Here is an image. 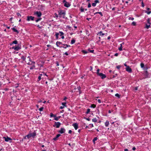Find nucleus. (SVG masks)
<instances>
[{"label":"nucleus","mask_w":151,"mask_h":151,"mask_svg":"<svg viewBox=\"0 0 151 151\" xmlns=\"http://www.w3.org/2000/svg\"><path fill=\"white\" fill-rule=\"evenodd\" d=\"M65 12L63 11H60L59 12V16L60 18H65Z\"/></svg>","instance_id":"f257e3e1"},{"label":"nucleus","mask_w":151,"mask_h":151,"mask_svg":"<svg viewBox=\"0 0 151 151\" xmlns=\"http://www.w3.org/2000/svg\"><path fill=\"white\" fill-rule=\"evenodd\" d=\"M150 18L148 19L147 20V23L146 24L145 28L147 29H148L151 27L150 25Z\"/></svg>","instance_id":"f03ea898"},{"label":"nucleus","mask_w":151,"mask_h":151,"mask_svg":"<svg viewBox=\"0 0 151 151\" xmlns=\"http://www.w3.org/2000/svg\"><path fill=\"white\" fill-rule=\"evenodd\" d=\"M36 135V133L35 132H33L30 133L28 135H27L25 137H27L28 138H29L31 137H34Z\"/></svg>","instance_id":"7ed1b4c3"},{"label":"nucleus","mask_w":151,"mask_h":151,"mask_svg":"<svg viewBox=\"0 0 151 151\" xmlns=\"http://www.w3.org/2000/svg\"><path fill=\"white\" fill-rule=\"evenodd\" d=\"M21 48V46L18 45V46H15L12 47V49H14L15 50L18 51Z\"/></svg>","instance_id":"20e7f679"},{"label":"nucleus","mask_w":151,"mask_h":151,"mask_svg":"<svg viewBox=\"0 0 151 151\" xmlns=\"http://www.w3.org/2000/svg\"><path fill=\"white\" fill-rule=\"evenodd\" d=\"M34 15L37 17H40L42 15V13L40 12L37 11L35 12Z\"/></svg>","instance_id":"39448f33"},{"label":"nucleus","mask_w":151,"mask_h":151,"mask_svg":"<svg viewBox=\"0 0 151 151\" xmlns=\"http://www.w3.org/2000/svg\"><path fill=\"white\" fill-rule=\"evenodd\" d=\"M60 123L59 122H55V124L54 125V127H55L57 128H58L60 127Z\"/></svg>","instance_id":"423d86ee"},{"label":"nucleus","mask_w":151,"mask_h":151,"mask_svg":"<svg viewBox=\"0 0 151 151\" xmlns=\"http://www.w3.org/2000/svg\"><path fill=\"white\" fill-rule=\"evenodd\" d=\"M65 132V129L63 128H61L60 130L58 131V132L61 133L63 134Z\"/></svg>","instance_id":"0eeeda50"},{"label":"nucleus","mask_w":151,"mask_h":151,"mask_svg":"<svg viewBox=\"0 0 151 151\" xmlns=\"http://www.w3.org/2000/svg\"><path fill=\"white\" fill-rule=\"evenodd\" d=\"M34 17L32 16H28L27 17V20L29 21L30 20L32 21L34 20Z\"/></svg>","instance_id":"6e6552de"},{"label":"nucleus","mask_w":151,"mask_h":151,"mask_svg":"<svg viewBox=\"0 0 151 151\" xmlns=\"http://www.w3.org/2000/svg\"><path fill=\"white\" fill-rule=\"evenodd\" d=\"M99 74V76H100L102 79H103L106 77V75L101 73Z\"/></svg>","instance_id":"1a4fd4ad"},{"label":"nucleus","mask_w":151,"mask_h":151,"mask_svg":"<svg viewBox=\"0 0 151 151\" xmlns=\"http://www.w3.org/2000/svg\"><path fill=\"white\" fill-rule=\"evenodd\" d=\"M126 70L128 72L131 73L132 72V70L131 68H130L129 66H128L126 68Z\"/></svg>","instance_id":"9d476101"},{"label":"nucleus","mask_w":151,"mask_h":151,"mask_svg":"<svg viewBox=\"0 0 151 151\" xmlns=\"http://www.w3.org/2000/svg\"><path fill=\"white\" fill-rule=\"evenodd\" d=\"M73 126L74 127L75 130H77L78 128V124L77 123H75L74 124H73Z\"/></svg>","instance_id":"9b49d317"},{"label":"nucleus","mask_w":151,"mask_h":151,"mask_svg":"<svg viewBox=\"0 0 151 151\" xmlns=\"http://www.w3.org/2000/svg\"><path fill=\"white\" fill-rule=\"evenodd\" d=\"M99 0H95L94 1V2L92 3V6H95L96 5V4L97 3H99Z\"/></svg>","instance_id":"f8f14e48"},{"label":"nucleus","mask_w":151,"mask_h":151,"mask_svg":"<svg viewBox=\"0 0 151 151\" xmlns=\"http://www.w3.org/2000/svg\"><path fill=\"white\" fill-rule=\"evenodd\" d=\"M70 5V4L67 2H65V3L64 4V6L67 7H69Z\"/></svg>","instance_id":"ddd939ff"},{"label":"nucleus","mask_w":151,"mask_h":151,"mask_svg":"<svg viewBox=\"0 0 151 151\" xmlns=\"http://www.w3.org/2000/svg\"><path fill=\"white\" fill-rule=\"evenodd\" d=\"M3 139H4L5 141L8 142L9 140H11V139L9 137H7V138L5 137H3Z\"/></svg>","instance_id":"4468645a"},{"label":"nucleus","mask_w":151,"mask_h":151,"mask_svg":"<svg viewBox=\"0 0 151 151\" xmlns=\"http://www.w3.org/2000/svg\"><path fill=\"white\" fill-rule=\"evenodd\" d=\"M60 136V134H58L55 137L53 138V139L55 141Z\"/></svg>","instance_id":"2eb2a0df"},{"label":"nucleus","mask_w":151,"mask_h":151,"mask_svg":"<svg viewBox=\"0 0 151 151\" xmlns=\"http://www.w3.org/2000/svg\"><path fill=\"white\" fill-rule=\"evenodd\" d=\"M63 45L64 46L63 47L65 49L67 47H70V45L67 44H64Z\"/></svg>","instance_id":"dca6fc26"},{"label":"nucleus","mask_w":151,"mask_h":151,"mask_svg":"<svg viewBox=\"0 0 151 151\" xmlns=\"http://www.w3.org/2000/svg\"><path fill=\"white\" fill-rule=\"evenodd\" d=\"M99 34L100 36H103L104 35H106V36H107L106 34H105L103 33L101 31H100L99 32Z\"/></svg>","instance_id":"f3484780"},{"label":"nucleus","mask_w":151,"mask_h":151,"mask_svg":"<svg viewBox=\"0 0 151 151\" xmlns=\"http://www.w3.org/2000/svg\"><path fill=\"white\" fill-rule=\"evenodd\" d=\"M32 63L33 64V65H32V66L30 68V69H33L35 67V65H34L35 63L34 62H32Z\"/></svg>","instance_id":"a211bd4d"},{"label":"nucleus","mask_w":151,"mask_h":151,"mask_svg":"<svg viewBox=\"0 0 151 151\" xmlns=\"http://www.w3.org/2000/svg\"><path fill=\"white\" fill-rule=\"evenodd\" d=\"M109 121H107L105 123V126L106 127H108L109 125Z\"/></svg>","instance_id":"6ab92c4d"},{"label":"nucleus","mask_w":151,"mask_h":151,"mask_svg":"<svg viewBox=\"0 0 151 151\" xmlns=\"http://www.w3.org/2000/svg\"><path fill=\"white\" fill-rule=\"evenodd\" d=\"M62 43L60 42L57 41L56 43V45L57 46H59V45L61 44Z\"/></svg>","instance_id":"aec40b11"},{"label":"nucleus","mask_w":151,"mask_h":151,"mask_svg":"<svg viewBox=\"0 0 151 151\" xmlns=\"http://www.w3.org/2000/svg\"><path fill=\"white\" fill-rule=\"evenodd\" d=\"M12 30L14 32H17V33H18L19 32L18 30L14 28H12Z\"/></svg>","instance_id":"412c9836"},{"label":"nucleus","mask_w":151,"mask_h":151,"mask_svg":"<svg viewBox=\"0 0 151 151\" xmlns=\"http://www.w3.org/2000/svg\"><path fill=\"white\" fill-rule=\"evenodd\" d=\"M92 121L93 122H96L97 121V119L96 118H95L92 119Z\"/></svg>","instance_id":"4be33fe9"},{"label":"nucleus","mask_w":151,"mask_h":151,"mask_svg":"<svg viewBox=\"0 0 151 151\" xmlns=\"http://www.w3.org/2000/svg\"><path fill=\"white\" fill-rule=\"evenodd\" d=\"M56 116L54 115L52 113H51L50 114V116L51 117H54V118L56 117Z\"/></svg>","instance_id":"5701e85b"},{"label":"nucleus","mask_w":151,"mask_h":151,"mask_svg":"<svg viewBox=\"0 0 151 151\" xmlns=\"http://www.w3.org/2000/svg\"><path fill=\"white\" fill-rule=\"evenodd\" d=\"M75 42V40H72L71 41L70 43L71 44H73Z\"/></svg>","instance_id":"b1692460"},{"label":"nucleus","mask_w":151,"mask_h":151,"mask_svg":"<svg viewBox=\"0 0 151 151\" xmlns=\"http://www.w3.org/2000/svg\"><path fill=\"white\" fill-rule=\"evenodd\" d=\"M118 49L119 51H122V45H120V47Z\"/></svg>","instance_id":"393cba45"},{"label":"nucleus","mask_w":151,"mask_h":151,"mask_svg":"<svg viewBox=\"0 0 151 151\" xmlns=\"http://www.w3.org/2000/svg\"><path fill=\"white\" fill-rule=\"evenodd\" d=\"M18 43V42L17 40L14 41L12 42V44H17Z\"/></svg>","instance_id":"a878e982"},{"label":"nucleus","mask_w":151,"mask_h":151,"mask_svg":"<svg viewBox=\"0 0 151 151\" xmlns=\"http://www.w3.org/2000/svg\"><path fill=\"white\" fill-rule=\"evenodd\" d=\"M59 35V33H56L55 36L56 37V38L57 39H58V35Z\"/></svg>","instance_id":"bb28decb"},{"label":"nucleus","mask_w":151,"mask_h":151,"mask_svg":"<svg viewBox=\"0 0 151 151\" xmlns=\"http://www.w3.org/2000/svg\"><path fill=\"white\" fill-rule=\"evenodd\" d=\"M136 24V23L134 22H133L132 23V25L133 26H135Z\"/></svg>","instance_id":"cd10ccee"},{"label":"nucleus","mask_w":151,"mask_h":151,"mask_svg":"<svg viewBox=\"0 0 151 151\" xmlns=\"http://www.w3.org/2000/svg\"><path fill=\"white\" fill-rule=\"evenodd\" d=\"M88 125L89 127L90 128H91L94 127L93 125V124H90Z\"/></svg>","instance_id":"c85d7f7f"},{"label":"nucleus","mask_w":151,"mask_h":151,"mask_svg":"<svg viewBox=\"0 0 151 151\" xmlns=\"http://www.w3.org/2000/svg\"><path fill=\"white\" fill-rule=\"evenodd\" d=\"M84 10V9L82 7H81L80 8V11L81 12H83Z\"/></svg>","instance_id":"c756f323"},{"label":"nucleus","mask_w":151,"mask_h":151,"mask_svg":"<svg viewBox=\"0 0 151 151\" xmlns=\"http://www.w3.org/2000/svg\"><path fill=\"white\" fill-rule=\"evenodd\" d=\"M128 19L129 20H133L134 19V18L133 17H129V18Z\"/></svg>","instance_id":"7c9ffc66"},{"label":"nucleus","mask_w":151,"mask_h":151,"mask_svg":"<svg viewBox=\"0 0 151 151\" xmlns=\"http://www.w3.org/2000/svg\"><path fill=\"white\" fill-rule=\"evenodd\" d=\"M99 70H100L99 69H98L97 70L96 73L98 76L99 75V73H99Z\"/></svg>","instance_id":"2f4dec72"},{"label":"nucleus","mask_w":151,"mask_h":151,"mask_svg":"<svg viewBox=\"0 0 151 151\" xmlns=\"http://www.w3.org/2000/svg\"><path fill=\"white\" fill-rule=\"evenodd\" d=\"M59 117H58L56 116V117H55V118L54 119L56 121H58L59 120Z\"/></svg>","instance_id":"473e14b6"},{"label":"nucleus","mask_w":151,"mask_h":151,"mask_svg":"<svg viewBox=\"0 0 151 151\" xmlns=\"http://www.w3.org/2000/svg\"><path fill=\"white\" fill-rule=\"evenodd\" d=\"M21 59H22L24 61L26 59L25 57H24V56H22L21 57Z\"/></svg>","instance_id":"72a5a7b5"},{"label":"nucleus","mask_w":151,"mask_h":151,"mask_svg":"<svg viewBox=\"0 0 151 151\" xmlns=\"http://www.w3.org/2000/svg\"><path fill=\"white\" fill-rule=\"evenodd\" d=\"M59 33L60 34V36H61L63 35L64 34L63 33V32H59Z\"/></svg>","instance_id":"f704fd0d"},{"label":"nucleus","mask_w":151,"mask_h":151,"mask_svg":"<svg viewBox=\"0 0 151 151\" xmlns=\"http://www.w3.org/2000/svg\"><path fill=\"white\" fill-rule=\"evenodd\" d=\"M140 66H141V67L142 68H143L144 67V65L143 63H141L140 64Z\"/></svg>","instance_id":"c9c22d12"},{"label":"nucleus","mask_w":151,"mask_h":151,"mask_svg":"<svg viewBox=\"0 0 151 151\" xmlns=\"http://www.w3.org/2000/svg\"><path fill=\"white\" fill-rule=\"evenodd\" d=\"M66 103L65 102H64V103L63 102V103H62V105L64 106H66Z\"/></svg>","instance_id":"e433bc0d"},{"label":"nucleus","mask_w":151,"mask_h":151,"mask_svg":"<svg viewBox=\"0 0 151 151\" xmlns=\"http://www.w3.org/2000/svg\"><path fill=\"white\" fill-rule=\"evenodd\" d=\"M41 76H39L38 77V81H39L41 80Z\"/></svg>","instance_id":"4c0bfd02"},{"label":"nucleus","mask_w":151,"mask_h":151,"mask_svg":"<svg viewBox=\"0 0 151 151\" xmlns=\"http://www.w3.org/2000/svg\"><path fill=\"white\" fill-rule=\"evenodd\" d=\"M43 109L44 108L43 107H41L39 109V110L40 111H43Z\"/></svg>","instance_id":"58836bf2"},{"label":"nucleus","mask_w":151,"mask_h":151,"mask_svg":"<svg viewBox=\"0 0 151 151\" xmlns=\"http://www.w3.org/2000/svg\"><path fill=\"white\" fill-rule=\"evenodd\" d=\"M41 19V18H39L35 20L36 22H37L38 21H40Z\"/></svg>","instance_id":"ea45409f"},{"label":"nucleus","mask_w":151,"mask_h":151,"mask_svg":"<svg viewBox=\"0 0 151 151\" xmlns=\"http://www.w3.org/2000/svg\"><path fill=\"white\" fill-rule=\"evenodd\" d=\"M91 4L90 3H88V8H90V7H91Z\"/></svg>","instance_id":"a19ab883"},{"label":"nucleus","mask_w":151,"mask_h":151,"mask_svg":"<svg viewBox=\"0 0 151 151\" xmlns=\"http://www.w3.org/2000/svg\"><path fill=\"white\" fill-rule=\"evenodd\" d=\"M146 12L147 13V14H149L151 12L150 11H146Z\"/></svg>","instance_id":"79ce46f5"},{"label":"nucleus","mask_w":151,"mask_h":151,"mask_svg":"<svg viewBox=\"0 0 151 151\" xmlns=\"http://www.w3.org/2000/svg\"><path fill=\"white\" fill-rule=\"evenodd\" d=\"M96 105H94V104H92V105H91V107L93 108H95L96 107Z\"/></svg>","instance_id":"37998d69"},{"label":"nucleus","mask_w":151,"mask_h":151,"mask_svg":"<svg viewBox=\"0 0 151 151\" xmlns=\"http://www.w3.org/2000/svg\"><path fill=\"white\" fill-rule=\"evenodd\" d=\"M121 67V66L119 65H117V66H116V68H117L118 69H119Z\"/></svg>","instance_id":"c03bdc74"},{"label":"nucleus","mask_w":151,"mask_h":151,"mask_svg":"<svg viewBox=\"0 0 151 151\" xmlns=\"http://www.w3.org/2000/svg\"><path fill=\"white\" fill-rule=\"evenodd\" d=\"M82 52L83 53L85 54H86L87 53V52L86 51L84 50H82Z\"/></svg>","instance_id":"a18cd8bd"},{"label":"nucleus","mask_w":151,"mask_h":151,"mask_svg":"<svg viewBox=\"0 0 151 151\" xmlns=\"http://www.w3.org/2000/svg\"><path fill=\"white\" fill-rule=\"evenodd\" d=\"M97 137H95L93 139V141L94 142V141H95L97 140Z\"/></svg>","instance_id":"49530a36"},{"label":"nucleus","mask_w":151,"mask_h":151,"mask_svg":"<svg viewBox=\"0 0 151 151\" xmlns=\"http://www.w3.org/2000/svg\"><path fill=\"white\" fill-rule=\"evenodd\" d=\"M98 14H100L101 16H103V14H102L101 12H99Z\"/></svg>","instance_id":"de8ad7c7"},{"label":"nucleus","mask_w":151,"mask_h":151,"mask_svg":"<svg viewBox=\"0 0 151 151\" xmlns=\"http://www.w3.org/2000/svg\"><path fill=\"white\" fill-rule=\"evenodd\" d=\"M142 7H144V4L143 3V1H142Z\"/></svg>","instance_id":"09e8293b"},{"label":"nucleus","mask_w":151,"mask_h":151,"mask_svg":"<svg viewBox=\"0 0 151 151\" xmlns=\"http://www.w3.org/2000/svg\"><path fill=\"white\" fill-rule=\"evenodd\" d=\"M36 26H37V27H38L40 28H42V27L40 26H39V25H36Z\"/></svg>","instance_id":"8fccbe9b"},{"label":"nucleus","mask_w":151,"mask_h":151,"mask_svg":"<svg viewBox=\"0 0 151 151\" xmlns=\"http://www.w3.org/2000/svg\"><path fill=\"white\" fill-rule=\"evenodd\" d=\"M115 96H117V97H119V95L118 93H116L115 95Z\"/></svg>","instance_id":"3c124183"},{"label":"nucleus","mask_w":151,"mask_h":151,"mask_svg":"<svg viewBox=\"0 0 151 151\" xmlns=\"http://www.w3.org/2000/svg\"><path fill=\"white\" fill-rule=\"evenodd\" d=\"M72 131L71 130H70L68 131V133L69 134H71L72 133Z\"/></svg>","instance_id":"603ef678"},{"label":"nucleus","mask_w":151,"mask_h":151,"mask_svg":"<svg viewBox=\"0 0 151 151\" xmlns=\"http://www.w3.org/2000/svg\"><path fill=\"white\" fill-rule=\"evenodd\" d=\"M64 106H61L60 107V109H63L64 108Z\"/></svg>","instance_id":"864d4df0"},{"label":"nucleus","mask_w":151,"mask_h":151,"mask_svg":"<svg viewBox=\"0 0 151 151\" xmlns=\"http://www.w3.org/2000/svg\"><path fill=\"white\" fill-rule=\"evenodd\" d=\"M56 64H57V66H58L59 65V63L57 61L56 62Z\"/></svg>","instance_id":"5fc2aeb1"},{"label":"nucleus","mask_w":151,"mask_h":151,"mask_svg":"<svg viewBox=\"0 0 151 151\" xmlns=\"http://www.w3.org/2000/svg\"><path fill=\"white\" fill-rule=\"evenodd\" d=\"M90 111V109H87V113H88Z\"/></svg>","instance_id":"6e6d98bb"},{"label":"nucleus","mask_w":151,"mask_h":151,"mask_svg":"<svg viewBox=\"0 0 151 151\" xmlns=\"http://www.w3.org/2000/svg\"><path fill=\"white\" fill-rule=\"evenodd\" d=\"M124 65L126 66V67H127L128 66H129L127 65L126 63H125L124 64Z\"/></svg>","instance_id":"4d7b16f0"},{"label":"nucleus","mask_w":151,"mask_h":151,"mask_svg":"<svg viewBox=\"0 0 151 151\" xmlns=\"http://www.w3.org/2000/svg\"><path fill=\"white\" fill-rule=\"evenodd\" d=\"M118 55V53H116L115 54H114V56H117Z\"/></svg>","instance_id":"13d9d810"},{"label":"nucleus","mask_w":151,"mask_h":151,"mask_svg":"<svg viewBox=\"0 0 151 151\" xmlns=\"http://www.w3.org/2000/svg\"><path fill=\"white\" fill-rule=\"evenodd\" d=\"M132 149L133 150H136V148L135 147H133Z\"/></svg>","instance_id":"bf43d9fd"},{"label":"nucleus","mask_w":151,"mask_h":151,"mask_svg":"<svg viewBox=\"0 0 151 151\" xmlns=\"http://www.w3.org/2000/svg\"><path fill=\"white\" fill-rule=\"evenodd\" d=\"M98 102L99 103H101V100H100V99H98Z\"/></svg>","instance_id":"052dcab7"},{"label":"nucleus","mask_w":151,"mask_h":151,"mask_svg":"<svg viewBox=\"0 0 151 151\" xmlns=\"http://www.w3.org/2000/svg\"><path fill=\"white\" fill-rule=\"evenodd\" d=\"M27 58H28V59H29V61H30V58H29V56H28V57H27Z\"/></svg>","instance_id":"680f3d73"},{"label":"nucleus","mask_w":151,"mask_h":151,"mask_svg":"<svg viewBox=\"0 0 151 151\" xmlns=\"http://www.w3.org/2000/svg\"><path fill=\"white\" fill-rule=\"evenodd\" d=\"M65 54L66 55H68L67 52H65Z\"/></svg>","instance_id":"e2e57ef3"},{"label":"nucleus","mask_w":151,"mask_h":151,"mask_svg":"<svg viewBox=\"0 0 151 151\" xmlns=\"http://www.w3.org/2000/svg\"><path fill=\"white\" fill-rule=\"evenodd\" d=\"M93 51H94V50H91L90 51V52H91V53H93Z\"/></svg>","instance_id":"0e129e2a"},{"label":"nucleus","mask_w":151,"mask_h":151,"mask_svg":"<svg viewBox=\"0 0 151 151\" xmlns=\"http://www.w3.org/2000/svg\"><path fill=\"white\" fill-rule=\"evenodd\" d=\"M124 151H128V150L127 149H124Z\"/></svg>","instance_id":"69168bd1"},{"label":"nucleus","mask_w":151,"mask_h":151,"mask_svg":"<svg viewBox=\"0 0 151 151\" xmlns=\"http://www.w3.org/2000/svg\"><path fill=\"white\" fill-rule=\"evenodd\" d=\"M4 149H3V148H1V149H0V151H1L2 150V151H4Z\"/></svg>","instance_id":"338daca9"},{"label":"nucleus","mask_w":151,"mask_h":151,"mask_svg":"<svg viewBox=\"0 0 151 151\" xmlns=\"http://www.w3.org/2000/svg\"><path fill=\"white\" fill-rule=\"evenodd\" d=\"M110 38H111V37H110V36H109V37H108V38H107V39H108V40H109V39H110Z\"/></svg>","instance_id":"774afa93"}]
</instances>
